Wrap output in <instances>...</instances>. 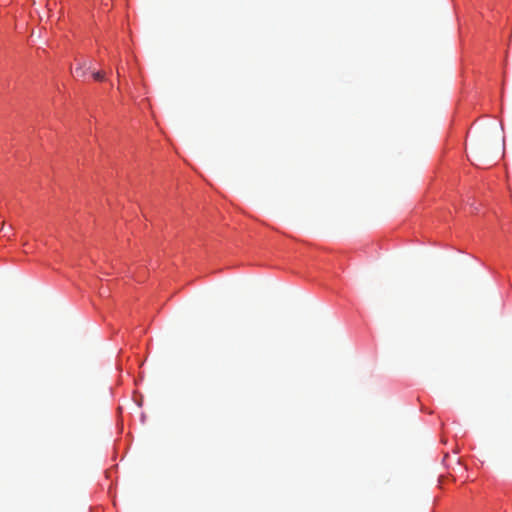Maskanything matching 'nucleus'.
<instances>
[{"mask_svg":"<svg viewBox=\"0 0 512 512\" xmlns=\"http://www.w3.org/2000/svg\"><path fill=\"white\" fill-rule=\"evenodd\" d=\"M92 76L96 81H103L105 79L104 73L100 71L94 72Z\"/></svg>","mask_w":512,"mask_h":512,"instance_id":"2","label":"nucleus"},{"mask_svg":"<svg viewBox=\"0 0 512 512\" xmlns=\"http://www.w3.org/2000/svg\"><path fill=\"white\" fill-rule=\"evenodd\" d=\"M92 69V63L87 61H80L77 63V66L75 67V70L73 72V76L76 79L85 77L87 74V71H90Z\"/></svg>","mask_w":512,"mask_h":512,"instance_id":"1","label":"nucleus"}]
</instances>
